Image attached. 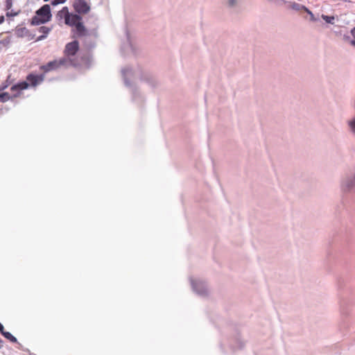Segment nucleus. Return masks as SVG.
I'll use <instances>...</instances> for the list:
<instances>
[{
  "label": "nucleus",
  "instance_id": "423d86ee",
  "mask_svg": "<svg viewBox=\"0 0 355 355\" xmlns=\"http://www.w3.org/2000/svg\"><path fill=\"white\" fill-rule=\"evenodd\" d=\"M73 8L76 12L80 15H86L90 10V6L85 0H74L73 2Z\"/></svg>",
  "mask_w": 355,
  "mask_h": 355
},
{
  "label": "nucleus",
  "instance_id": "7ed1b4c3",
  "mask_svg": "<svg viewBox=\"0 0 355 355\" xmlns=\"http://www.w3.org/2000/svg\"><path fill=\"white\" fill-rule=\"evenodd\" d=\"M51 17L50 6L45 4L37 10L36 15L32 18L31 24L40 25L46 23L51 20Z\"/></svg>",
  "mask_w": 355,
  "mask_h": 355
},
{
  "label": "nucleus",
  "instance_id": "f3484780",
  "mask_svg": "<svg viewBox=\"0 0 355 355\" xmlns=\"http://www.w3.org/2000/svg\"><path fill=\"white\" fill-rule=\"evenodd\" d=\"M355 187V176H354V182H353L351 185H348V187Z\"/></svg>",
  "mask_w": 355,
  "mask_h": 355
},
{
  "label": "nucleus",
  "instance_id": "20e7f679",
  "mask_svg": "<svg viewBox=\"0 0 355 355\" xmlns=\"http://www.w3.org/2000/svg\"><path fill=\"white\" fill-rule=\"evenodd\" d=\"M78 50H79V42L76 40L69 42L66 44L64 50V57L63 58L69 59V62H67V64L69 66L76 65V61L73 58V57L76 55Z\"/></svg>",
  "mask_w": 355,
  "mask_h": 355
},
{
  "label": "nucleus",
  "instance_id": "39448f33",
  "mask_svg": "<svg viewBox=\"0 0 355 355\" xmlns=\"http://www.w3.org/2000/svg\"><path fill=\"white\" fill-rule=\"evenodd\" d=\"M67 62H69V59L67 58H60V60H55L53 61L48 62L46 64L41 67V69L44 71L47 72L51 70H55L60 67H69L67 64Z\"/></svg>",
  "mask_w": 355,
  "mask_h": 355
},
{
  "label": "nucleus",
  "instance_id": "6e6552de",
  "mask_svg": "<svg viewBox=\"0 0 355 355\" xmlns=\"http://www.w3.org/2000/svg\"><path fill=\"white\" fill-rule=\"evenodd\" d=\"M51 28L46 26H41L39 29V32L43 33L44 35L41 36V37H45L46 35L50 32Z\"/></svg>",
  "mask_w": 355,
  "mask_h": 355
},
{
  "label": "nucleus",
  "instance_id": "f257e3e1",
  "mask_svg": "<svg viewBox=\"0 0 355 355\" xmlns=\"http://www.w3.org/2000/svg\"><path fill=\"white\" fill-rule=\"evenodd\" d=\"M58 21L64 20V23L71 28V33L74 37H83L88 35V31L83 18L78 14L69 11L68 7H63L56 15Z\"/></svg>",
  "mask_w": 355,
  "mask_h": 355
},
{
  "label": "nucleus",
  "instance_id": "ddd939ff",
  "mask_svg": "<svg viewBox=\"0 0 355 355\" xmlns=\"http://www.w3.org/2000/svg\"><path fill=\"white\" fill-rule=\"evenodd\" d=\"M349 125L352 131L355 132V119L349 123Z\"/></svg>",
  "mask_w": 355,
  "mask_h": 355
},
{
  "label": "nucleus",
  "instance_id": "4468645a",
  "mask_svg": "<svg viewBox=\"0 0 355 355\" xmlns=\"http://www.w3.org/2000/svg\"><path fill=\"white\" fill-rule=\"evenodd\" d=\"M352 35L353 36V40L352 41V44L355 46V28L352 30Z\"/></svg>",
  "mask_w": 355,
  "mask_h": 355
},
{
  "label": "nucleus",
  "instance_id": "9d476101",
  "mask_svg": "<svg viewBox=\"0 0 355 355\" xmlns=\"http://www.w3.org/2000/svg\"><path fill=\"white\" fill-rule=\"evenodd\" d=\"M1 102H3V101H6L8 99H9L10 96H8V94L7 93L3 92V93H1Z\"/></svg>",
  "mask_w": 355,
  "mask_h": 355
},
{
  "label": "nucleus",
  "instance_id": "f8f14e48",
  "mask_svg": "<svg viewBox=\"0 0 355 355\" xmlns=\"http://www.w3.org/2000/svg\"><path fill=\"white\" fill-rule=\"evenodd\" d=\"M67 0H53L51 1V4L53 5V6H56L58 4L64 3Z\"/></svg>",
  "mask_w": 355,
  "mask_h": 355
},
{
  "label": "nucleus",
  "instance_id": "f03ea898",
  "mask_svg": "<svg viewBox=\"0 0 355 355\" xmlns=\"http://www.w3.org/2000/svg\"><path fill=\"white\" fill-rule=\"evenodd\" d=\"M26 80L28 83H27L26 81H23L17 85H13L11 87V90L12 92H15V91L17 92L16 94H13V96L15 97L17 96L19 94L20 91L27 89L29 85H31V86L35 87L39 83H42L43 80V77L41 76L29 74L26 77Z\"/></svg>",
  "mask_w": 355,
  "mask_h": 355
},
{
  "label": "nucleus",
  "instance_id": "1a4fd4ad",
  "mask_svg": "<svg viewBox=\"0 0 355 355\" xmlns=\"http://www.w3.org/2000/svg\"><path fill=\"white\" fill-rule=\"evenodd\" d=\"M322 19H324L327 23L333 24L334 21V17H329L327 15H322Z\"/></svg>",
  "mask_w": 355,
  "mask_h": 355
},
{
  "label": "nucleus",
  "instance_id": "dca6fc26",
  "mask_svg": "<svg viewBox=\"0 0 355 355\" xmlns=\"http://www.w3.org/2000/svg\"><path fill=\"white\" fill-rule=\"evenodd\" d=\"M229 3H230V6H233L234 4V0H230Z\"/></svg>",
  "mask_w": 355,
  "mask_h": 355
},
{
  "label": "nucleus",
  "instance_id": "9b49d317",
  "mask_svg": "<svg viewBox=\"0 0 355 355\" xmlns=\"http://www.w3.org/2000/svg\"><path fill=\"white\" fill-rule=\"evenodd\" d=\"M13 0H6V8L9 10L12 5Z\"/></svg>",
  "mask_w": 355,
  "mask_h": 355
},
{
  "label": "nucleus",
  "instance_id": "2eb2a0df",
  "mask_svg": "<svg viewBox=\"0 0 355 355\" xmlns=\"http://www.w3.org/2000/svg\"><path fill=\"white\" fill-rule=\"evenodd\" d=\"M18 12H12V10H11L10 12H7V16H16Z\"/></svg>",
  "mask_w": 355,
  "mask_h": 355
},
{
  "label": "nucleus",
  "instance_id": "0eeeda50",
  "mask_svg": "<svg viewBox=\"0 0 355 355\" xmlns=\"http://www.w3.org/2000/svg\"><path fill=\"white\" fill-rule=\"evenodd\" d=\"M1 335H3L6 339H8L10 343H17V338L12 336L10 332L5 331L3 326L1 324Z\"/></svg>",
  "mask_w": 355,
  "mask_h": 355
},
{
  "label": "nucleus",
  "instance_id": "a211bd4d",
  "mask_svg": "<svg viewBox=\"0 0 355 355\" xmlns=\"http://www.w3.org/2000/svg\"><path fill=\"white\" fill-rule=\"evenodd\" d=\"M3 21H4V17L1 16V24L3 22Z\"/></svg>",
  "mask_w": 355,
  "mask_h": 355
}]
</instances>
